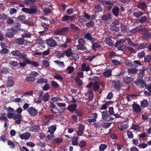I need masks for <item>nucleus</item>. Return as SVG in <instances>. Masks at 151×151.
I'll return each mask as SVG.
<instances>
[{"mask_svg": "<svg viewBox=\"0 0 151 151\" xmlns=\"http://www.w3.org/2000/svg\"><path fill=\"white\" fill-rule=\"evenodd\" d=\"M22 10L25 13L32 14L36 13L37 11V8L35 5H32L30 6L29 8H23Z\"/></svg>", "mask_w": 151, "mask_h": 151, "instance_id": "f257e3e1", "label": "nucleus"}, {"mask_svg": "<svg viewBox=\"0 0 151 151\" xmlns=\"http://www.w3.org/2000/svg\"><path fill=\"white\" fill-rule=\"evenodd\" d=\"M141 29L140 33L142 35V37L143 40H147L151 37V32H149L148 29L142 28Z\"/></svg>", "mask_w": 151, "mask_h": 151, "instance_id": "f03ea898", "label": "nucleus"}, {"mask_svg": "<svg viewBox=\"0 0 151 151\" xmlns=\"http://www.w3.org/2000/svg\"><path fill=\"white\" fill-rule=\"evenodd\" d=\"M69 28L68 27L62 28L60 29H58L55 30L54 33L55 35H64L69 32Z\"/></svg>", "mask_w": 151, "mask_h": 151, "instance_id": "7ed1b4c3", "label": "nucleus"}, {"mask_svg": "<svg viewBox=\"0 0 151 151\" xmlns=\"http://www.w3.org/2000/svg\"><path fill=\"white\" fill-rule=\"evenodd\" d=\"M76 15H73L71 16L67 15H64L62 17L61 20L63 22H72L76 19Z\"/></svg>", "mask_w": 151, "mask_h": 151, "instance_id": "20e7f679", "label": "nucleus"}, {"mask_svg": "<svg viewBox=\"0 0 151 151\" xmlns=\"http://www.w3.org/2000/svg\"><path fill=\"white\" fill-rule=\"evenodd\" d=\"M122 41L121 40H117L114 46L115 47H117L119 50L125 51L127 48V46L124 44L121 45Z\"/></svg>", "mask_w": 151, "mask_h": 151, "instance_id": "39448f33", "label": "nucleus"}, {"mask_svg": "<svg viewBox=\"0 0 151 151\" xmlns=\"http://www.w3.org/2000/svg\"><path fill=\"white\" fill-rule=\"evenodd\" d=\"M78 42V44L77 45V48L78 50H86V48L84 46L86 44V41L82 38L79 39Z\"/></svg>", "mask_w": 151, "mask_h": 151, "instance_id": "423d86ee", "label": "nucleus"}, {"mask_svg": "<svg viewBox=\"0 0 151 151\" xmlns=\"http://www.w3.org/2000/svg\"><path fill=\"white\" fill-rule=\"evenodd\" d=\"M53 38L50 37L46 40V44L49 47H53L58 45L57 42L53 39Z\"/></svg>", "mask_w": 151, "mask_h": 151, "instance_id": "0eeeda50", "label": "nucleus"}, {"mask_svg": "<svg viewBox=\"0 0 151 151\" xmlns=\"http://www.w3.org/2000/svg\"><path fill=\"white\" fill-rule=\"evenodd\" d=\"M86 87L90 88H93V89L95 91H98V89L100 88L98 83L97 81H95L94 83L92 82L90 83L87 85Z\"/></svg>", "mask_w": 151, "mask_h": 151, "instance_id": "6e6552de", "label": "nucleus"}, {"mask_svg": "<svg viewBox=\"0 0 151 151\" xmlns=\"http://www.w3.org/2000/svg\"><path fill=\"white\" fill-rule=\"evenodd\" d=\"M10 29L12 32H7L6 33L5 37H6L12 38L14 37V34L17 32V31L15 29L11 28Z\"/></svg>", "mask_w": 151, "mask_h": 151, "instance_id": "1a4fd4ad", "label": "nucleus"}, {"mask_svg": "<svg viewBox=\"0 0 151 151\" xmlns=\"http://www.w3.org/2000/svg\"><path fill=\"white\" fill-rule=\"evenodd\" d=\"M27 111L31 116L33 117L37 116L38 113V111L32 106L28 108Z\"/></svg>", "mask_w": 151, "mask_h": 151, "instance_id": "9d476101", "label": "nucleus"}, {"mask_svg": "<svg viewBox=\"0 0 151 151\" xmlns=\"http://www.w3.org/2000/svg\"><path fill=\"white\" fill-rule=\"evenodd\" d=\"M112 83L114 88L117 90H120L123 85L122 83L118 80L113 81H112Z\"/></svg>", "mask_w": 151, "mask_h": 151, "instance_id": "9b49d317", "label": "nucleus"}, {"mask_svg": "<svg viewBox=\"0 0 151 151\" xmlns=\"http://www.w3.org/2000/svg\"><path fill=\"white\" fill-rule=\"evenodd\" d=\"M78 130L76 131L77 135L78 136H82L83 134V131L85 130V126L83 124H80L78 128Z\"/></svg>", "mask_w": 151, "mask_h": 151, "instance_id": "f8f14e48", "label": "nucleus"}, {"mask_svg": "<svg viewBox=\"0 0 151 151\" xmlns=\"http://www.w3.org/2000/svg\"><path fill=\"white\" fill-rule=\"evenodd\" d=\"M132 108L134 111L137 114H139L142 111L140 106L137 104L134 103L132 105Z\"/></svg>", "mask_w": 151, "mask_h": 151, "instance_id": "ddd939ff", "label": "nucleus"}, {"mask_svg": "<svg viewBox=\"0 0 151 151\" xmlns=\"http://www.w3.org/2000/svg\"><path fill=\"white\" fill-rule=\"evenodd\" d=\"M50 97V95L48 92L44 93L43 96L42 94H40L39 97L40 99H42L45 102L47 101Z\"/></svg>", "mask_w": 151, "mask_h": 151, "instance_id": "4468645a", "label": "nucleus"}, {"mask_svg": "<svg viewBox=\"0 0 151 151\" xmlns=\"http://www.w3.org/2000/svg\"><path fill=\"white\" fill-rule=\"evenodd\" d=\"M40 129V126L37 124L29 128V131L32 132L39 131Z\"/></svg>", "mask_w": 151, "mask_h": 151, "instance_id": "2eb2a0df", "label": "nucleus"}, {"mask_svg": "<svg viewBox=\"0 0 151 151\" xmlns=\"http://www.w3.org/2000/svg\"><path fill=\"white\" fill-rule=\"evenodd\" d=\"M136 21L137 24L146 23L148 22V19L145 16L141 17L139 20H136Z\"/></svg>", "mask_w": 151, "mask_h": 151, "instance_id": "dca6fc26", "label": "nucleus"}, {"mask_svg": "<svg viewBox=\"0 0 151 151\" xmlns=\"http://www.w3.org/2000/svg\"><path fill=\"white\" fill-rule=\"evenodd\" d=\"M31 136V134L29 132H26L19 135L20 138L22 139H27Z\"/></svg>", "mask_w": 151, "mask_h": 151, "instance_id": "f3484780", "label": "nucleus"}, {"mask_svg": "<svg viewBox=\"0 0 151 151\" xmlns=\"http://www.w3.org/2000/svg\"><path fill=\"white\" fill-rule=\"evenodd\" d=\"M123 80L125 83L129 84L132 82L134 79L131 77L126 76L123 78Z\"/></svg>", "mask_w": 151, "mask_h": 151, "instance_id": "a211bd4d", "label": "nucleus"}, {"mask_svg": "<svg viewBox=\"0 0 151 151\" xmlns=\"http://www.w3.org/2000/svg\"><path fill=\"white\" fill-rule=\"evenodd\" d=\"M110 115L108 113L107 111H103L102 113V117L104 120L109 121L108 118L110 117Z\"/></svg>", "mask_w": 151, "mask_h": 151, "instance_id": "6ab92c4d", "label": "nucleus"}, {"mask_svg": "<svg viewBox=\"0 0 151 151\" xmlns=\"http://www.w3.org/2000/svg\"><path fill=\"white\" fill-rule=\"evenodd\" d=\"M111 18V14L109 13H108L101 16V18L103 21L107 22Z\"/></svg>", "mask_w": 151, "mask_h": 151, "instance_id": "aec40b11", "label": "nucleus"}, {"mask_svg": "<svg viewBox=\"0 0 151 151\" xmlns=\"http://www.w3.org/2000/svg\"><path fill=\"white\" fill-rule=\"evenodd\" d=\"M77 106L75 104H71L68 106L67 109L71 112H73L77 110Z\"/></svg>", "mask_w": 151, "mask_h": 151, "instance_id": "412c9836", "label": "nucleus"}, {"mask_svg": "<svg viewBox=\"0 0 151 151\" xmlns=\"http://www.w3.org/2000/svg\"><path fill=\"white\" fill-rule=\"evenodd\" d=\"M84 38L85 39H87L88 40L91 42H93L95 40L94 38L92 37L91 34L87 32V33L85 34L84 36Z\"/></svg>", "mask_w": 151, "mask_h": 151, "instance_id": "4be33fe9", "label": "nucleus"}, {"mask_svg": "<svg viewBox=\"0 0 151 151\" xmlns=\"http://www.w3.org/2000/svg\"><path fill=\"white\" fill-rule=\"evenodd\" d=\"M119 8L118 7L115 6L112 9V12L115 17H118L119 15Z\"/></svg>", "mask_w": 151, "mask_h": 151, "instance_id": "5701e85b", "label": "nucleus"}, {"mask_svg": "<svg viewBox=\"0 0 151 151\" xmlns=\"http://www.w3.org/2000/svg\"><path fill=\"white\" fill-rule=\"evenodd\" d=\"M14 27L15 28L17 29H16L17 30V31H19L22 32L24 31H25V30H24L23 29L21 28V25L19 23L14 22Z\"/></svg>", "mask_w": 151, "mask_h": 151, "instance_id": "b1692460", "label": "nucleus"}, {"mask_svg": "<svg viewBox=\"0 0 151 151\" xmlns=\"http://www.w3.org/2000/svg\"><path fill=\"white\" fill-rule=\"evenodd\" d=\"M56 127L55 125H53L51 126L48 128L47 132L51 134H53L54 132L56 129Z\"/></svg>", "mask_w": 151, "mask_h": 151, "instance_id": "393cba45", "label": "nucleus"}, {"mask_svg": "<svg viewBox=\"0 0 151 151\" xmlns=\"http://www.w3.org/2000/svg\"><path fill=\"white\" fill-rule=\"evenodd\" d=\"M104 41L106 43L110 46L113 47L114 45V44L112 42V40L109 38H106Z\"/></svg>", "mask_w": 151, "mask_h": 151, "instance_id": "a878e982", "label": "nucleus"}, {"mask_svg": "<svg viewBox=\"0 0 151 151\" xmlns=\"http://www.w3.org/2000/svg\"><path fill=\"white\" fill-rule=\"evenodd\" d=\"M143 14V13L142 11L138 10L137 12H133V16L134 17L138 18L142 16Z\"/></svg>", "mask_w": 151, "mask_h": 151, "instance_id": "bb28decb", "label": "nucleus"}, {"mask_svg": "<svg viewBox=\"0 0 151 151\" xmlns=\"http://www.w3.org/2000/svg\"><path fill=\"white\" fill-rule=\"evenodd\" d=\"M65 55L68 57H69L73 54V52L71 48L70 47L68 48L64 52Z\"/></svg>", "mask_w": 151, "mask_h": 151, "instance_id": "cd10ccee", "label": "nucleus"}, {"mask_svg": "<svg viewBox=\"0 0 151 151\" xmlns=\"http://www.w3.org/2000/svg\"><path fill=\"white\" fill-rule=\"evenodd\" d=\"M78 136H75L72 139V144L73 145L76 146L78 144Z\"/></svg>", "mask_w": 151, "mask_h": 151, "instance_id": "c85d7f7f", "label": "nucleus"}, {"mask_svg": "<svg viewBox=\"0 0 151 151\" xmlns=\"http://www.w3.org/2000/svg\"><path fill=\"white\" fill-rule=\"evenodd\" d=\"M111 70L108 69L104 71L103 73V76L106 78H108L111 76Z\"/></svg>", "mask_w": 151, "mask_h": 151, "instance_id": "c756f323", "label": "nucleus"}, {"mask_svg": "<svg viewBox=\"0 0 151 151\" xmlns=\"http://www.w3.org/2000/svg\"><path fill=\"white\" fill-rule=\"evenodd\" d=\"M15 43L17 45H23L24 41V39L23 38H17L15 40Z\"/></svg>", "mask_w": 151, "mask_h": 151, "instance_id": "7c9ffc66", "label": "nucleus"}, {"mask_svg": "<svg viewBox=\"0 0 151 151\" xmlns=\"http://www.w3.org/2000/svg\"><path fill=\"white\" fill-rule=\"evenodd\" d=\"M78 145L81 148H84L86 146V142L85 140H81L79 142Z\"/></svg>", "mask_w": 151, "mask_h": 151, "instance_id": "2f4dec72", "label": "nucleus"}, {"mask_svg": "<svg viewBox=\"0 0 151 151\" xmlns=\"http://www.w3.org/2000/svg\"><path fill=\"white\" fill-rule=\"evenodd\" d=\"M63 139L60 137L55 138L52 141V143L54 144H58L63 142Z\"/></svg>", "mask_w": 151, "mask_h": 151, "instance_id": "473e14b6", "label": "nucleus"}, {"mask_svg": "<svg viewBox=\"0 0 151 151\" xmlns=\"http://www.w3.org/2000/svg\"><path fill=\"white\" fill-rule=\"evenodd\" d=\"M43 12L45 15L47 16L49 14H52V11L50 8H45L43 10Z\"/></svg>", "mask_w": 151, "mask_h": 151, "instance_id": "72a5a7b5", "label": "nucleus"}, {"mask_svg": "<svg viewBox=\"0 0 151 151\" xmlns=\"http://www.w3.org/2000/svg\"><path fill=\"white\" fill-rule=\"evenodd\" d=\"M81 70L82 71H88L90 70L89 66L88 65H86V63H83L81 65Z\"/></svg>", "mask_w": 151, "mask_h": 151, "instance_id": "f704fd0d", "label": "nucleus"}, {"mask_svg": "<svg viewBox=\"0 0 151 151\" xmlns=\"http://www.w3.org/2000/svg\"><path fill=\"white\" fill-rule=\"evenodd\" d=\"M48 82V80L47 79L44 78H41L39 79L36 82V83L39 84H41L42 83H46Z\"/></svg>", "mask_w": 151, "mask_h": 151, "instance_id": "c9c22d12", "label": "nucleus"}, {"mask_svg": "<svg viewBox=\"0 0 151 151\" xmlns=\"http://www.w3.org/2000/svg\"><path fill=\"white\" fill-rule=\"evenodd\" d=\"M148 105V101L146 99H144L141 101V106L143 108L147 107Z\"/></svg>", "mask_w": 151, "mask_h": 151, "instance_id": "e433bc0d", "label": "nucleus"}, {"mask_svg": "<svg viewBox=\"0 0 151 151\" xmlns=\"http://www.w3.org/2000/svg\"><path fill=\"white\" fill-rule=\"evenodd\" d=\"M18 58L19 59H23L25 60L28 59V56L27 54L24 52L21 53V52H20Z\"/></svg>", "mask_w": 151, "mask_h": 151, "instance_id": "4c0bfd02", "label": "nucleus"}, {"mask_svg": "<svg viewBox=\"0 0 151 151\" xmlns=\"http://www.w3.org/2000/svg\"><path fill=\"white\" fill-rule=\"evenodd\" d=\"M50 50L49 49H48L47 50L44 51L42 52H39L36 53V54L42 55H48L50 53Z\"/></svg>", "mask_w": 151, "mask_h": 151, "instance_id": "58836bf2", "label": "nucleus"}, {"mask_svg": "<svg viewBox=\"0 0 151 151\" xmlns=\"http://www.w3.org/2000/svg\"><path fill=\"white\" fill-rule=\"evenodd\" d=\"M29 59H28L26 60H24L23 62H20L19 63L20 66L23 67L25 66L27 64H29Z\"/></svg>", "mask_w": 151, "mask_h": 151, "instance_id": "ea45409f", "label": "nucleus"}, {"mask_svg": "<svg viewBox=\"0 0 151 151\" xmlns=\"http://www.w3.org/2000/svg\"><path fill=\"white\" fill-rule=\"evenodd\" d=\"M20 52V51L19 50H15L12 51L11 53L13 56L17 57L18 58Z\"/></svg>", "mask_w": 151, "mask_h": 151, "instance_id": "a19ab883", "label": "nucleus"}, {"mask_svg": "<svg viewBox=\"0 0 151 151\" xmlns=\"http://www.w3.org/2000/svg\"><path fill=\"white\" fill-rule=\"evenodd\" d=\"M148 44L145 42H143L142 43L139 44V46L137 47L138 49H144L147 48L148 46Z\"/></svg>", "mask_w": 151, "mask_h": 151, "instance_id": "79ce46f5", "label": "nucleus"}, {"mask_svg": "<svg viewBox=\"0 0 151 151\" xmlns=\"http://www.w3.org/2000/svg\"><path fill=\"white\" fill-rule=\"evenodd\" d=\"M101 47L100 45L98 43H93L92 47L93 50L94 51H96V50L97 49H99Z\"/></svg>", "mask_w": 151, "mask_h": 151, "instance_id": "37998d69", "label": "nucleus"}, {"mask_svg": "<svg viewBox=\"0 0 151 151\" xmlns=\"http://www.w3.org/2000/svg\"><path fill=\"white\" fill-rule=\"evenodd\" d=\"M36 79L32 76H27L25 78L26 81L29 82H33L35 81Z\"/></svg>", "mask_w": 151, "mask_h": 151, "instance_id": "c03bdc74", "label": "nucleus"}, {"mask_svg": "<svg viewBox=\"0 0 151 151\" xmlns=\"http://www.w3.org/2000/svg\"><path fill=\"white\" fill-rule=\"evenodd\" d=\"M137 71L138 70L136 68H129L128 69V73L131 74L136 73Z\"/></svg>", "mask_w": 151, "mask_h": 151, "instance_id": "a18cd8bd", "label": "nucleus"}, {"mask_svg": "<svg viewBox=\"0 0 151 151\" xmlns=\"http://www.w3.org/2000/svg\"><path fill=\"white\" fill-rule=\"evenodd\" d=\"M142 69H143V70L140 71L138 74L139 75V79H142L144 75L145 71L146 70V69H144L143 68Z\"/></svg>", "mask_w": 151, "mask_h": 151, "instance_id": "49530a36", "label": "nucleus"}, {"mask_svg": "<svg viewBox=\"0 0 151 151\" xmlns=\"http://www.w3.org/2000/svg\"><path fill=\"white\" fill-rule=\"evenodd\" d=\"M141 29H142V28H139L138 27H137L135 28H134L133 29L131 30L130 31V32L133 33H136L138 32H139V33H140L141 30Z\"/></svg>", "mask_w": 151, "mask_h": 151, "instance_id": "de8ad7c7", "label": "nucleus"}, {"mask_svg": "<svg viewBox=\"0 0 151 151\" xmlns=\"http://www.w3.org/2000/svg\"><path fill=\"white\" fill-rule=\"evenodd\" d=\"M14 84V81L13 80H9L7 81L6 86L7 87L13 86Z\"/></svg>", "mask_w": 151, "mask_h": 151, "instance_id": "09e8293b", "label": "nucleus"}, {"mask_svg": "<svg viewBox=\"0 0 151 151\" xmlns=\"http://www.w3.org/2000/svg\"><path fill=\"white\" fill-rule=\"evenodd\" d=\"M54 117V116L53 115L51 114L45 116V118L47 120L50 122V120L53 119Z\"/></svg>", "mask_w": 151, "mask_h": 151, "instance_id": "8fccbe9b", "label": "nucleus"}, {"mask_svg": "<svg viewBox=\"0 0 151 151\" xmlns=\"http://www.w3.org/2000/svg\"><path fill=\"white\" fill-rule=\"evenodd\" d=\"M26 16L24 15H19L17 18V19L21 22H23L26 20Z\"/></svg>", "mask_w": 151, "mask_h": 151, "instance_id": "3c124183", "label": "nucleus"}, {"mask_svg": "<svg viewBox=\"0 0 151 151\" xmlns=\"http://www.w3.org/2000/svg\"><path fill=\"white\" fill-rule=\"evenodd\" d=\"M145 52L143 50L140 52H138L137 55V57L141 58H142L143 57H145Z\"/></svg>", "mask_w": 151, "mask_h": 151, "instance_id": "603ef678", "label": "nucleus"}, {"mask_svg": "<svg viewBox=\"0 0 151 151\" xmlns=\"http://www.w3.org/2000/svg\"><path fill=\"white\" fill-rule=\"evenodd\" d=\"M70 27L72 30H78L79 29V27L74 24H71L70 25Z\"/></svg>", "mask_w": 151, "mask_h": 151, "instance_id": "864d4df0", "label": "nucleus"}, {"mask_svg": "<svg viewBox=\"0 0 151 151\" xmlns=\"http://www.w3.org/2000/svg\"><path fill=\"white\" fill-rule=\"evenodd\" d=\"M9 64L12 66L16 67L18 66L19 63L17 61H10Z\"/></svg>", "mask_w": 151, "mask_h": 151, "instance_id": "5fc2aeb1", "label": "nucleus"}, {"mask_svg": "<svg viewBox=\"0 0 151 151\" xmlns=\"http://www.w3.org/2000/svg\"><path fill=\"white\" fill-rule=\"evenodd\" d=\"M95 10L96 12H98L102 11L101 6L100 4H98L95 6Z\"/></svg>", "mask_w": 151, "mask_h": 151, "instance_id": "6e6d98bb", "label": "nucleus"}, {"mask_svg": "<svg viewBox=\"0 0 151 151\" xmlns=\"http://www.w3.org/2000/svg\"><path fill=\"white\" fill-rule=\"evenodd\" d=\"M74 69V68L73 67L69 66L68 67L67 70L68 71V73L70 74L72 73Z\"/></svg>", "mask_w": 151, "mask_h": 151, "instance_id": "4d7b16f0", "label": "nucleus"}, {"mask_svg": "<svg viewBox=\"0 0 151 151\" xmlns=\"http://www.w3.org/2000/svg\"><path fill=\"white\" fill-rule=\"evenodd\" d=\"M144 61L145 62H150L151 61V56L149 55H147L144 57Z\"/></svg>", "mask_w": 151, "mask_h": 151, "instance_id": "13d9d810", "label": "nucleus"}, {"mask_svg": "<svg viewBox=\"0 0 151 151\" xmlns=\"http://www.w3.org/2000/svg\"><path fill=\"white\" fill-rule=\"evenodd\" d=\"M110 29L112 31H115L116 32H118L119 30V28L118 27L115 25H112L110 26Z\"/></svg>", "mask_w": 151, "mask_h": 151, "instance_id": "bf43d9fd", "label": "nucleus"}, {"mask_svg": "<svg viewBox=\"0 0 151 151\" xmlns=\"http://www.w3.org/2000/svg\"><path fill=\"white\" fill-rule=\"evenodd\" d=\"M126 50L130 52L131 53H135L136 52V51L134 50L133 48L129 46H127Z\"/></svg>", "mask_w": 151, "mask_h": 151, "instance_id": "052dcab7", "label": "nucleus"}, {"mask_svg": "<svg viewBox=\"0 0 151 151\" xmlns=\"http://www.w3.org/2000/svg\"><path fill=\"white\" fill-rule=\"evenodd\" d=\"M76 81L77 82V86L79 87H81L83 84L82 81L79 78H76L75 79Z\"/></svg>", "mask_w": 151, "mask_h": 151, "instance_id": "680f3d73", "label": "nucleus"}, {"mask_svg": "<svg viewBox=\"0 0 151 151\" xmlns=\"http://www.w3.org/2000/svg\"><path fill=\"white\" fill-rule=\"evenodd\" d=\"M52 86L53 88H57L59 87V85L56 82L52 81H51Z\"/></svg>", "mask_w": 151, "mask_h": 151, "instance_id": "e2e57ef3", "label": "nucleus"}, {"mask_svg": "<svg viewBox=\"0 0 151 151\" xmlns=\"http://www.w3.org/2000/svg\"><path fill=\"white\" fill-rule=\"evenodd\" d=\"M8 17V16L3 14L0 15V20L2 21H5L7 20Z\"/></svg>", "mask_w": 151, "mask_h": 151, "instance_id": "0e129e2a", "label": "nucleus"}, {"mask_svg": "<svg viewBox=\"0 0 151 151\" xmlns=\"http://www.w3.org/2000/svg\"><path fill=\"white\" fill-rule=\"evenodd\" d=\"M94 25V23L93 21H90L86 24V26L87 27H91Z\"/></svg>", "mask_w": 151, "mask_h": 151, "instance_id": "69168bd1", "label": "nucleus"}, {"mask_svg": "<svg viewBox=\"0 0 151 151\" xmlns=\"http://www.w3.org/2000/svg\"><path fill=\"white\" fill-rule=\"evenodd\" d=\"M54 77L55 79L58 80H63V78L62 76L58 73H55Z\"/></svg>", "mask_w": 151, "mask_h": 151, "instance_id": "338daca9", "label": "nucleus"}, {"mask_svg": "<svg viewBox=\"0 0 151 151\" xmlns=\"http://www.w3.org/2000/svg\"><path fill=\"white\" fill-rule=\"evenodd\" d=\"M29 75L31 76L32 77H34L35 78V77L39 76V74L37 72L35 71H32Z\"/></svg>", "mask_w": 151, "mask_h": 151, "instance_id": "774afa93", "label": "nucleus"}]
</instances>
